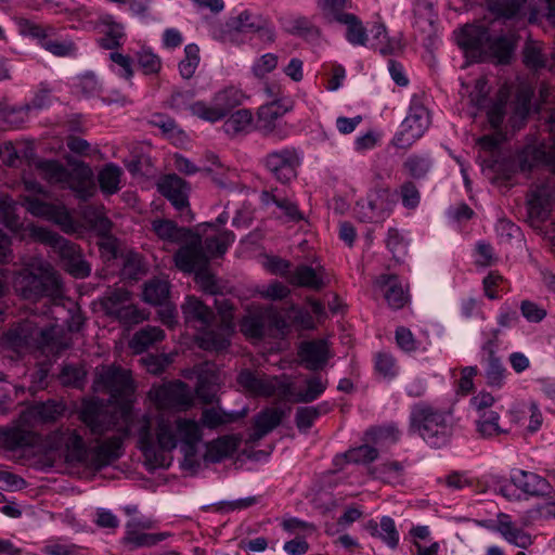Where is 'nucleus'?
I'll use <instances>...</instances> for the list:
<instances>
[{
  "mask_svg": "<svg viewBox=\"0 0 555 555\" xmlns=\"http://www.w3.org/2000/svg\"><path fill=\"white\" fill-rule=\"evenodd\" d=\"M253 115L248 109H238L223 124V129L229 135H236L249 128Z\"/></svg>",
  "mask_w": 555,
  "mask_h": 555,
  "instance_id": "obj_51",
  "label": "nucleus"
},
{
  "mask_svg": "<svg viewBox=\"0 0 555 555\" xmlns=\"http://www.w3.org/2000/svg\"><path fill=\"white\" fill-rule=\"evenodd\" d=\"M41 442L42 439L38 434L21 427L8 428L0 431V444L10 451L36 447Z\"/></svg>",
  "mask_w": 555,
  "mask_h": 555,
  "instance_id": "obj_28",
  "label": "nucleus"
},
{
  "mask_svg": "<svg viewBox=\"0 0 555 555\" xmlns=\"http://www.w3.org/2000/svg\"><path fill=\"white\" fill-rule=\"evenodd\" d=\"M436 0H414V15L416 23L421 24L423 30H427L423 25L426 23L429 28L434 26L436 13H435Z\"/></svg>",
  "mask_w": 555,
  "mask_h": 555,
  "instance_id": "obj_55",
  "label": "nucleus"
},
{
  "mask_svg": "<svg viewBox=\"0 0 555 555\" xmlns=\"http://www.w3.org/2000/svg\"><path fill=\"white\" fill-rule=\"evenodd\" d=\"M185 186L186 182L176 173L164 176L157 184L160 194L168 198L177 210L181 211L185 221H191L193 216L189 209Z\"/></svg>",
  "mask_w": 555,
  "mask_h": 555,
  "instance_id": "obj_15",
  "label": "nucleus"
},
{
  "mask_svg": "<svg viewBox=\"0 0 555 555\" xmlns=\"http://www.w3.org/2000/svg\"><path fill=\"white\" fill-rule=\"evenodd\" d=\"M149 313L145 310L139 309L131 301L112 317L124 326H133L147 320Z\"/></svg>",
  "mask_w": 555,
  "mask_h": 555,
  "instance_id": "obj_49",
  "label": "nucleus"
},
{
  "mask_svg": "<svg viewBox=\"0 0 555 555\" xmlns=\"http://www.w3.org/2000/svg\"><path fill=\"white\" fill-rule=\"evenodd\" d=\"M199 60V48L194 43L188 44L184 48V59L179 63V72L182 78L190 79L194 76Z\"/></svg>",
  "mask_w": 555,
  "mask_h": 555,
  "instance_id": "obj_53",
  "label": "nucleus"
},
{
  "mask_svg": "<svg viewBox=\"0 0 555 555\" xmlns=\"http://www.w3.org/2000/svg\"><path fill=\"white\" fill-rule=\"evenodd\" d=\"M284 416L280 409H268L260 413L255 421L254 439L258 440L280 425Z\"/></svg>",
  "mask_w": 555,
  "mask_h": 555,
  "instance_id": "obj_41",
  "label": "nucleus"
},
{
  "mask_svg": "<svg viewBox=\"0 0 555 555\" xmlns=\"http://www.w3.org/2000/svg\"><path fill=\"white\" fill-rule=\"evenodd\" d=\"M512 483L531 496H554L555 490L543 477L526 470H518L511 476Z\"/></svg>",
  "mask_w": 555,
  "mask_h": 555,
  "instance_id": "obj_22",
  "label": "nucleus"
},
{
  "mask_svg": "<svg viewBox=\"0 0 555 555\" xmlns=\"http://www.w3.org/2000/svg\"><path fill=\"white\" fill-rule=\"evenodd\" d=\"M149 396L159 410L185 411L193 402L188 385L180 380L154 388Z\"/></svg>",
  "mask_w": 555,
  "mask_h": 555,
  "instance_id": "obj_13",
  "label": "nucleus"
},
{
  "mask_svg": "<svg viewBox=\"0 0 555 555\" xmlns=\"http://www.w3.org/2000/svg\"><path fill=\"white\" fill-rule=\"evenodd\" d=\"M267 20L261 16L253 15L248 11H244L240 15L230 18L227 23V27L229 30L237 33L263 31L267 39L272 41L274 39V33L271 28L267 27Z\"/></svg>",
  "mask_w": 555,
  "mask_h": 555,
  "instance_id": "obj_29",
  "label": "nucleus"
},
{
  "mask_svg": "<svg viewBox=\"0 0 555 555\" xmlns=\"http://www.w3.org/2000/svg\"><path fill=\"white\" fill-rule=\"evenodd\" d=\"M328 380L314 375L305 380V387L296 390L295 402L310 403L315 401L327 388Z\"/></svg>",
  "mask_w": 555,
  "mask_h": 555,
  "instance_id": "obj_38",
  "label": "nucleus"
},
{
  "mask_svg": "<svg viewBox=\"0 0 555 555\" xmlns=\"http://www.w3.org/2000/svg\"><path fill=\"white\" fill-rule=\"evenodd\" d=\"M21 204L33 216L55 222L66 233H74L78 228L66 208L51 204L49 192L36 181L24 180Z\"/></svg>",
  "mask_w": 555,
  "mask_h": 555,
  "instance_id": "obj_4",
  "label": "nucleus"
},
{
  "mask_svg": "<svg viewBox=\"0 0 555 555\" xmlns=\"http://www.w3.org/2000/svg\"><path fill=\"white\" fill-rule=\"evenodd\" d=\"M131 301V293L125 288H109L101 299L105 314L112 318Z\"/></svg>",
  "mask_w": 555,
  "mask_h": 555,
  "instance_id": "obj_39",
  "label": "nucleus"
},
{
  "mask_svg": "<svg viewBox=\"0 0 555 555\" xmlns=\"http://www.w3.org/2000/svg\"><path fill=\"white\" fill-rule=\"evenodd\" d=\"M531 107V92L521 90L518 92L514 102L513 115L511 116V124L513 128H519L526 119Z\"/></svg>",
  "mask_w": 555,
  "mask_h": 555,
  "instance_id": "obj_50",
  "label": "nucleus"
},
{
  "mask_svg": "<svg viewBox=\"0 0 555 555\" xmlns=\"http://www.w3.org/2000/svg\"><path fill=\"white\" fill-rule=\"evenodd\" d=\"M238 447V441L234 437L224 436L218 438L207 446L205 461L218 463L223 459L231 456Z\"/></svg>",
  "mask_w": 555,
  "mask_h": 555,
  "instance_id": "obj_36",
  "label": "nucleus"
},
{
  "mask_svg": "<svg viewBox=\"0 0 555 555\" xmlns=\"http://www.w3.org/2000/svg\"><path fill=\"white\" fill-rule=\"evenodd\" d=\"M43 448L70 464H83L88 457L86 442L76 429L61 427L53 430L44 438Z\"/></svg>",
  "mask_w": 555,
  "mask_h": 555,
  "instance_id": "obj_6",
  "label": "nucleus"
},
{
  "mask_svg": "<svg viewBox=\"0 0 555 555\" xmlns=\"http://www.w3.org/2000/svg\"><path fill=\"white\" fill-rule=\"evenodd\" d=\"M121 175L122 170L117 165H105L98 175V181L101 191L107 195L117 193L120 190Z\"/></svg>",
  "mask_w": 555,
  "mask_h": 555,
  "instance_id": "obj_42",
  "label": "nucleus"
},
{
  "mask_svg": "<svg viewBox=\"0 0 555 555\" xmlns=\"http://www.w3.org/2000/svg\"><path fill=\"white\" fill-rule=\"evenodd\" d=\"M298 357L307 370L319 371L327 364L332 354L326 339H312L299 345Z\"/></svg>",
  "mask_w": 555,
  "mask_h": 555,
  "instance_id": "obj_19",
  "label": "nucleus"
},
{
  "mask_svg": "<svg viewBox=\"0 0 555 555\" xmlns=\"http://www.w3.org/2000/svg\"><path fill=\"white\" fill-rule=\"evenodd\" d=\"M298 164L299 159L294 149L274 151L263 158L264 167L283 184L296 178Z\"/></svg>",
  "mask_w": 555,
  "mask_h": 555,
  "instance_id": "obj_14",
  "label": "nucleus"
},
{
  "mask_svg": "<svg viewBox=\"0 0 555 555\" xmlns=\"http://www.w3.org/2000/svg\"><path fill=\"white\" fill-rule=\"evenodd\" d=\"M430 166V159L421 155H411L403 163V168L414 179L424 178L429 171Z\"/></svg>",
  "mask_w": 555,
  "mask_h": 555,
  "instance_id": "obj_58",
  "label": "nucleus"
},
{
  "mask_svg": "<svg viewBox=\"0 0 555 555\" xmlns=\"http://www.w3.org/2000/svg\"><path fill=\"white\" fill-rule=\"evenodd\" d=\"M94 388L118 399L127 397L133 390V380L130 371L116 365H103L96 370Z\"/></svg>",
  "mask_w": 555,
  "mask_h": 555,
  "instance_id": "obj_12",
  "label": "nucleus"
},
{
  "mask_svg": "<svg viewBox=\"0 0 555 555\" xmlns=\"http://www.w3.org/2000/svg\"><path fill=\"white\" fill-rule=\"evenodd\" d=\"M393 204V194L389 186L376 184L367 195V206L372 211L371 218H384L389 215Z\"/></svg>",
  "mask_w": 555,
  "mask_h": 555,
  "instance_id": "obj_30",
  "label": "nucleus"
},
{
  "mask_svg": "<svg viewBox=\"0 0 555 555\" xmlns=\"http://www.w3.org/2000/svg\"><path fill=\"white\" fill-rule=\"evenodd\" d=\"M404 467L400 462H387L378 466L369 467V474L387 483H397L403 476Z\"/></svg>",
  "mask_w": 555,
  "mask_h": 555,
  "instance_id": "obj_44",
  "label": "nucleus"
},
{
  "mask_svg": "<svg viewBox=\"0 0 555 555\" xmlns=\"http://www.w3.org/2000/svg\"><path fill=\"white\" fill-rule=\"evenodd\" d=\"M35 169L49 183L63 184L67 168L57 160L43 159L35 163Z\"/></svg>",
  "mask_w": 555,
  "mask_h": 555,
  "instance_id": "obj_40",
  "label": "nucleus"
},
{
  "mask_svg": "<svg viewBox=\"0 0 555 555\" xmlns=\"http://www.w3.org/2000/svg\"><path fill=\"white\" fill-rule=\"evenodd\" d=\"M166 334L158 326H144L133 334L129 347L134 353H142L155 344L164 340Z\"/></svg>",
  "mask_w": 555,
  "mask_h": 555,
  "instance_id": "obj_32",
  "label": "nucleus"
},
{
  "mask_svg": "<svg viewBox=\"0 0 555 555\" xmlns=\"http://www.w3.org/2000/svg\"><path fill=\"white\" fill-rule=\"evenodd\" d=\"M237 420L233 413H227L220 409H205L202 413L201 422L207 428H217L221 425L229 424Z\"/></svg>",
  "mask_w": 555,
  "mask_h": 555,
  "instance_id": "obj_56",
  "label": "nucleus"
},
{
  "mask_svg": "<svg viewBox=\"0 0 555 555\" xmlns=\"http://www.w3.org/2000/svg\"><path fill=\"white\" fill-rule=\"evenodd\" d=\"M490 34L483 25H465L456 34V42L466 55L474 59L487 53Z\"/></svg>",
  "mask_w": 555,
  "mask_h": 555,
  "instance_id": "obj_17",
  "label": "nucleus"
},
{
  "mask_svg": "<svg viewBox=\"0 0 555 555\" xmlns=\"http://www.w3.org/2000/svg\"><path fill=\"white\" fill-rule=\"evenodd\" d=\"M429 124L428 109L423 104L413 102L401 125V130L392 139V145L401 150L411 147L424 134Z\"/></svg>",
  "mask_w": 555,
  "mask_h": 555,
  "instance_id": "obj_11",
  "label": "nucleus"
},
{
  "mask_svg": "<svg viewBox=\"0 0 555 555\" xmlns=\"http://www.w3.org/2000/svg\"><path fill=\"white\" fill-rule=\"evenodd\" d=\"M169 537L168 533H146L141 530L133 529L132 525H126V532L122 538V543L130 550L139 547H151L164 541Z\"/></svg>",
  "mask_w": 555,
  "mask_h": 555,
  "instance_id": "obj_34",
  "label": "nucleus"
},
{
  "mask_svg": "<svg viewBox=\"0 0 555 555\" xmlns=\"http://www.w3.org/2000/svg\"><path fill=\"white\" fill-rule=\"evenodd\" d=\"M378 456L377 449L369 446L362 444L358 448L351 449L346 453V459L350 463L356 464H367L376 460Z\"/></svg>",
  "mask_w": 555,
  "mask_h": 555,
  "instance_id": "obj_62",
  "label": "nucleus"
},
{
  "mask_svg": "<svg viewBox=\"0 0 555 555\" xmlns=\"http://www.w3.org/2000/svg\"><path fill=\"white\" fill-rule=\"evenodd\" d=\"M15 211L16 204L11 198L7 196L0 198V222L14 232L22 228V222Z\"/></svg>",
  "mask_w": 555,
  "mask_h": 555,
  "instance_id": "obj_54",
  "label": "nucleus"
},
{
  "mask_svg": "<svg viewBox=\"0 0 555 555\" xmlns=\"http://www.w3.org/2000/svg\"><path fill=\"white\" fill-rule=\"evenodd\" d=\"M499 333V330H494L492 332V337L488 339L481 347L482 362L486 365L485 376L487 384L491 387L498 388L503 386L506 375V369L495 352Z\"/></svg>",
  "mask_w": 555,
  "mask_h": 555,
  "instance_id": "obj_18",
  "label": "nucleus"
},
{
  "mask_svg": "<svg viewBox=\"0 0 555 555\" xmlns=\"http://www.w3.org/2000/svg\"><path fill=\"white\" fill-rule=\"evenodd\" d=\"M43 240L53 248V251L60 258L62 267L70 275L83 279L90 274V266L83 259L79 245L53 232H46Z\"/></svg>",
  "mask_w": 555,
  "mask_h": 555,
  "instance_id": "obj_9",
  "label": "nucleus"
},
{
  "mask_svg": "<svg viewBox=\"0 0 555 555\" xmlns=\"http://www.w3.org/2000/svg\"><path fill=\"white\" fill-rule=\"evenodd\" d=\"M4 337L9 347L22 353L30 348L43 349L50 346L51 331L37 323L36 318H29L13 325Z\"/></svg>",
  "mask_w": 555,
  "mask_h": 555,
  "instance_id": "obj_7",
  "label": "nucleus"
},
{
  "mask_svg": "<svg viewBox=\"0 0 555 555\" xmlns=\"http://www.w3.org/2000/svg\"><path fill=\"white\" fill-rule=\"evenodd\" d=\"M16 288L25 299L37 300L47 298L55 309L64 307L63 286L57 272L47 262L34 261L25 268L16 280Z\"/></svg>",
  "mask_w": 555,
  "mask_h": 555,
  "instance_id": "obj_3",
  "label": "nucleus"
},
{
  "mask_svg": "<svg viewBox=\"0 0 555 555\" xmlns=\"http://www.w3.org/2000/svg\"><path fill=\"white\" fill-rule=\"evenodd\" d=\"M139 66L145 75L158 74L162 69L160 57L150 49H141L135 54Z\"/></svg>",
  "mask_w": 555,
  "mask_h": 555,
  "instance_id": "obj_60",
  "label": "nucleus"
},
{
  "mask_svg": "<svg viewBox=\"0 0 555 555\" xmlns=\"http://www.w3.org/2000/svg\"><path fill=\"white\" fill-rule=\"evenodd\" d=\"M410 431L418 434L433 447H441L450 435L447 415L429 403L418 402L411 410Z\"/></svg>",
  "mask_w": 555,
  "mask_h": 555,
  "instance_id": "obj_5",
  "label": "nucleus"
},
{
  "mask_svg": "<svg viewBox=\"0 0 555 555\" xmlns=\"http://www.w3.org/2000/svg\"><path fill=\"white\" fill-rule=\"evenodd\" d=\"M275 319L270 310L259 307L248 309L240 322V328L246 337L260 339L264 336L269 323Z\"/></svg>",
  "mask_w": 555,
  "mask_h": 555,
  "instance_id": "obj_23",
  "label": "nucleus"
},
{
  "mask_svg": "<svg viewBox=\"0 0 555 555\" xmlns=\"http://www.w3.org/2000/svg\"><path fill=\"white\" fill-rule=\"evenodd\" d=\"M152 231L165 242L183 244L175 254L176 267L185 273H191L196 266L207 261L201 235L191 229L179 227L170 219H155L152 221Z\"/></svg>",
  "mask_w": 555,
  "mask_h": 555,
  "instance_id": "obj_2",
  "label": "nucleus"
},
{
  "mask_svg": "<svg viewBox=\"0 0 555 555\" xmlns=\"http://www.w3.org/2000/svg\"><path fill=\"white\" fill-rule=\"evenodd\" d=\"M66 411V403L62 400L39 401L25 410L22 417L25 422L52 424L64 417Z\"/></svg>",
  "mask_w": 555,
  "mask_h": 555,
  "instance_id": "obj_20",
  "label": "nucleus"
},
{
  "mask_svg": "<svg viewBox=\"0 0 555 555\" xmlns=\"http://www.w3.org/2000/svg\"><path fill=\"white\" fill-rule=\"evenodd\" d=\"M169 296V283L160 279H152L144 284L143 299L157 306L164 304Z\"/></svg>",
  "mask_w": 555,
  "mask_h": 555,
  "instance_id": "obj_45",
  "label": "nucleus"
},
{
  "mask_svg": "<svg viewBox=\"0 0 555 555\" xmlns=\"http://www.w3.org/2000/svg\"><path fill=\"white\" fill-rule=\"evenodd\" d=\"M375 284L384 289V297L388 306L392 309H401L409 302V292L398 275L380 274L377 276Z\"/></svg>",
  "mask_w": 555,
  "mask_h": 555,
  "instance_id": "obj_26",
  "label": "nucleus"
},
{
  "mask_svg": "<svg viewBox=\"0 0 555 555\" xmlns=\"http://www.w3.org/2000/svg\"><path fill=\"white\" fill-rule=\"evenodd\" d=\"M237 382L245 390L255 396L285 395L287 390L276 377L254 373L249 370L242 371Z\"/></svg>",
  "mask_w": 555,
  "mask_h": 555,
  "instance_id": "obj_16",
  "label": "nucleus"
},
{
  "mask_svg": "<svg viewBox=\"0 0 555 555\" xmlns=\"http://www.w3.org/2000/svg\"><path fill=\"white\" fill-rule=\"evenodd\" d=\"M203 331L196 338L199 348L208 351H222L230 345L229 337L233 330L220 328Z\"/></svg>",
  "mask_w": 555,
  "mask_h": 555,
  "instance_id": "obj_35",
  "label": "nucleus"
},
{
  "mask_svg": "<svg viewBox=\"0 0 555 555\" xmlns=\"http://www.w3.org/2000/svg\"><path fill=\"white\" fill-rule=\"evenodd\" d=\"M496 530L504 537V539L520 547L527 548L532 544V538L529 533L518 528L507 514L500 513L498 515V527Z\"/></svg>",
  "mask_w": 555,
  "mask_h": 555,
  "instance_id": "obj_31",
  "label": "nucleus"
},
{
  "mask_svg": "<svg viewBox=\"0 0 555 555\" xmlns=\"http://www.w3.org/2000/svg\"><path fill=\"white\" fill-rule=\"evenodd\" d=\"M507 96L500 94L498 99L488 107L487 118L490 126L498 130L501 128L506 113Z\"/></svg>",
  "mask_w": 555,
  "mask_h": 555,
  "instance_id": "obj_61",
  "label": "nucleus"
},
{
  "mask_svg": "<svg viewBox=\"0 0 555 555\" xmlns=\"http://www.w3.org/2000/svg\"><path fill=\"white\" fill-rule=\"evenodd\" d=\"M79 420L94 437H105L95 447L88 449L83 464L100 469L120 457L122 441L133 428L138 435L139 448L149 461L163 465V455L158 451H171L180 444L185 456L195 454L201 440V428L191 418H169L160 416L156 433H153L151 417L146 414L135 416L129 404L108 408L95 400L85 401L79 411Z\"/></svg>",
  "mask_w": 555,
  "mask_h": 555,
  "instance_id": "obj_1",
  "label": "nucleus"
},
{
  "mask_svg": "<svg viewBox=\"0 0 555 555\" xmlns=\"http://www.w3.org/2000/svg\"><path fill=\"white\" fill-rule=\"evenodd\" d=\"M331 410L327 402H323L318 406H301L296 410L295 422L299 430L307 431L313 425V422L321 415Z\"/></svg>",
  "mask_w": 555,
  "mask_h": 555,
  "instance_id": "obj_46",
  "label": "nucleus"
},
{
  "mask_svg": "<svg viewBox=\"0 0 555 555\" xmlns=\"http://www.w3.org/2000/svg\"><path fill=\"white\" fill-rule=\"evenodd\" d=\"M288 111L287 106H282L278 101L260 106L258 109L257 126L264 135H273L284 139L286 132L276 126L280 119Z\"/></svg>",
  "mask_w": 555,
  "mask_h": 555,
  "instance_id": "obj_24",
  "label": "nucleus"
},
{
  "mask_svg": "<svg viewBox=\"0 0 555 555\" xmlns=\"http://www.w3.org/2000/svg\"><path fill=\"white\" fill-rule=\"evenodd\" d=\"M500 416L496 412L488 411L480 415L477 422V430L480 436L485 438L495 437L500 434H506L507 431L502 429L499 425Z\"/></svg>",
  "mask_w": 555,
  "mask_h": 555,
  "instance_id": "obj_52",
  "label": "nucleus"
},
{
  "mask_svg": "<svg viewBox=\"0 0 555 555\" xmlns=\"http://www.w3.org/2000/svg\"><path fill=\"white\" fill-rule=\"evenodd\" d=\"M380 530L378 537L390 547L396 548L399 544V532L396 528L395 521L388 516L380 519Z\"/></svg>",
  "mask_w": 555,
  "mask_h": 555,
  "instance_id": "obj_63",
  "label": "nucleus"
},
{
  "mask_svg": "<svg viewBox=\"0 0 555 555\" xmlns=\"http://www.w3.org/2000/svg\"><path fill=\"white\" fill-rule=\"evenodd\" d=\"M286 30L294 35L304 38L308 41L319 39L321 36L320 28L306 16L292 17L285 22Z\"/></svg>",
  "mask_w": 555,
  "mask_h": 555,
  "instance_id": "obj_37",
  "label": "nucleus"
},
{
  "mask_svg": "<svg viewBox=\"0 0 555 555\" xmlns=\"http://www.w3.org/2000/svg\"><path fill=\"white\" fill-rule=\"evenodd\" d=\"M522 61L530 69H540L546 65V56L538 41H527L522 50Z\"/></svg>",
  "mask_w": 555,
  "mask_h": 555,
  "instance_id": "obj_48",
  "label": "nucleus"
},
{
  "mask_svg": "<svg viewBox=\"0 0 555 555\" xmlns=\"http://www.w3.org/2000/svg\"><path fill=\"white\" fill-rule=\"evenodd\" d=\"M327 275L322 266L312 268L307 264L298 266L288 276V283L294 286L321 291L327 284Z\"/></svg>",
  "mask_w": 555,
  "mask_h": 555,
  "instance_id": "obj_25",
  "label": "nucleus"
},
{
  "mask_svg": "<svg viewBox=\"0 0 555 555\" xmlns=\"http://www.w3.org/2000/svg\"><path fill=\"white\" fill-rule=\"evenodd\" d=\"M531 215L545 218L551 206V190L546 185H537L530 193L528 199Z\"/></svg>",
  "mask_w": 555,
  "mask_h": 555,
  "instance_id": "obj_43",
  "label": "nucleus"
},
{
  "mask_svg": "<svg viewBox=\"0 0 555 555\" xmlns=\"http://www.w3.org/2000/svg\"><path fill=\"white\" fill-rule=\"evenodd\" d=\"M334 22L346 26V39L349 43L352 46H366L369 41L366 28L357 15L352 13H345L334 18Z\"/></svg>",
  "mask_w": 555,
  "mask_h": 555,
  "instance_id": "obj_33",
  "label": "nucleus"
},
{
  "mask_svg": "<svg viewBox=\"0 0 555 555\" xmlns=\"http://www.w3.org/2000/svg\"><path fill=\"white\" fill-rule=\"evenodd\" d=\"M515 49L513 40L506 36H500L495 39L490 37L487 46V52L498 60L499 63L506 64L509 62Z\"/></svg>",
  "mask_w": 555,
  "mask_h": 555,
  "instance_id": "obj_47",
  "label": "nucleus"
},
{
  "mask_svg": "<svg viewBox=\"0 0 555 555\" xmlns=\"http://www.w3.org/2000/svg\"><path fill=\"white\" fill-rule=\"evenodd\" d=\"M66 178L62 186L73 190L81 199H87L94 194L92 171L85 163H78L72 170L66 171Z\"/></svg>",
  "mask_w": 555,
  "mask_h": 555,
  "instance_id": "obj_21",
  "label": "nucleus"
},
{
  "mask_svg": "<svg viewBox=\"0 0 555 555\" xmlns=\"http://www.w3.org/2000/svg\"><path fill=\"white\" fill-rule=\"evenodd\" d=\"M181 310L185 322L199 328H209L215 319L212 310L195 296H188Z\"/></svg>",
  "mask_w": 555,
  "mask_h": 555,
  "instance_id": "obj_27",
  "label": "nucleus"
},
{
  "mask_svg": "<svg viewBox=\"0 0 555 555\" xmlns=\"http://www.w3.org/2000/svg\"><path fill=\"white\" fill-rule=\"evenodd\" d=\"M142 365L146 369V371L154 375H160L165 372V370L171 364L172 356L171 354H146L140 359Z\"/></svg>",
  "mask_w": 555,
  "mask_h": 555,
  "instance_id": "obj_59",
  "label": "nucleus"
},
{
  "mask_svg": "<svg viewBox=\"0 0 555 555\" xmlns=\"http://www.w3.org/2000/svg\"><path fill=\"white\" fill-rule=\"evenodd\" d=\"M244 98V93L240 89L228 87L214 95L211 105H207L203 101L192 103L191 112L204 120L216 122L241 105Z\"/></svg>",
  "mask_w": 555,
  "mask_h": 555,
  "instance_id": "obj_10",
  "label": "nucleus"
},
{
  "mask_svg": "<svg viewBox=\"0 0 555 555\" xmlns=\"http://www.w3.org/2000/svg\"><path fill=\"white\" fill-rule=\"evenodd\" d=\"M351 5V0H318V9L327 22L345 14L344 10Z\"/></svg>",
  "mask_w": 555,
  "mask_h": 555,
  "instance_id": "obj_57",
  "label": "nucleus"
},
{
  "mask_svg": "<svg viewBox=\"0 0 555 555\" xmlns=\"http://www.w3.org/2000/svg\"><path fill=\"white\" fill-rule=\"evenodd\" d=\"M233 241L234 234L231 231H221L205 238V246L203 247L207 256V261L202 266H196L192 271L195 273L194 279L196 284L204 293L217 295L221 292V287L215 275L207 270V264L211 257L223 255Z\"/></svg>",
  "mask_w": 555,
  "mask_h": 555,
  "instance_id": "obj_8",
  "label": "nucleus"
},
{
  "mask_svg": "<svg viewBox=\"0 0 555 555\" xmlns=\"http://www.w3.org/2000/svg\"><path fill=\"white\" fill-rule=\"evenodd\" d=\"M85 219L88 220L91 227L98 229L102 234H106L109 232L112 223L111 221L101 212L100 209L93 206H87L82 212Z\"/></svg>",
  "mask_w": 555,
  "mask_h": 555,
  "instance_id": "obj_64",
  "label": "nucleus"
}]
</instances>
